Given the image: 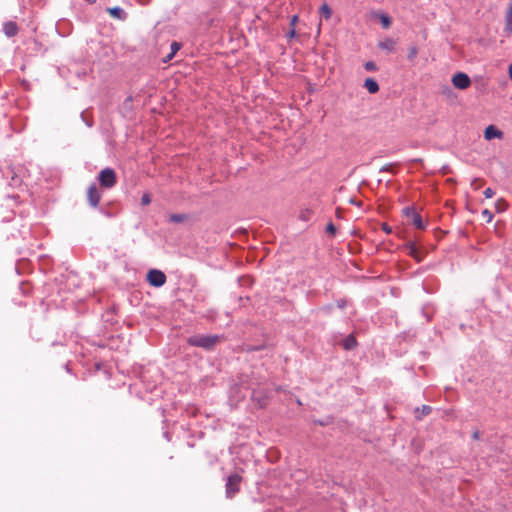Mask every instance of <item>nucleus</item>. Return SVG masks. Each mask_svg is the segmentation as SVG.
<instances>
[{
  "instance_id": "21",
  "label": "nucleus",
  "mask_w": 512,
  "mask_h": 512,
  "mask_svg": "<svg viewBox=\"0 0 512 512\" xmlns=\"http://www.w3.org/2000/svg\"><path fill=\"white\" fill-rule=\"evenodd\" d=\"M482 217L486 220L487 223H490L493 219V213L490 210L485 209L482 211Z\"/></svg>"
},
{
  "instance_id": "13",
  "label": "nucleus",
  "mask_w": 512,
  "mask_h": 512,
  "mask_svg": "<svg viewBox=\"0 0 512 512\" xmlns=\"http://www.w3.org/2000/svg\"><path fill=\"white\" fill-rule=\"evenodd\" d=\"M357 344V341L353 335L347 336L343 341V347L346 350L353 349Z\"/></svg>"
},
{
  "instance_id": "29",
  "label": "nucleus",
  "mask_w": 512,
  "mask_h": 512,
  "mask_svg": "<svg viewBox=\"0 0 512 512\" xmlns=\"http://www.w3.org/2000/svg\"><path fill=\"white\" fill-rule=\"evenodd\" d=\"M179 49H180V44H179V43H177V42H173V43L171 44V52H172V53H174V54H175Z\"/></svg>"
},
{
  "instance_id": "15",
  "label": "nucleus",
  "mask_w": 512,
  "mask_h": 512,
  "mask_svg": "<svg viewBox=\"0 0 512 512\" xmlns=\"http://www.w3.org/2000/svg\"><path fill=\"white\" fill-rule=\"evenodd\" d=\"M379 20L384 29H388L392 24L391 18L387 14H384V13L379 14Z\"/></svg>"
},
{
  "instance_id": "4",
  "label": "nucleus",
  "mask_w": 512,
  "mask_h": 512,
  "mask_svg": "<svg viewBox=\"0 0 512 512\" xmlns=\"http://www.w3.org/2000/svg\"><path fill=\"white\" fill-rule=\"evenodd\" d=\"M147 281L151 286L161 287L166 283V275L157 269H151L147 273Z\"/></svg>"
},
{
  "instance_id": "11",
  "label": "nucleus",
  "mask_w": 512,
  "mask_h": 512,
  "mask_svg": "<svg viewBox=\"0 0 512 512\" xmlns=\"http://www.w3.org/2000/svg\"><path fill=\"white\" fill-rule=\"evenodd\" d=\"M3 30H4V33L8 36V37H12V36H15L18 32V26L15 22L13 21H9V22H6L3 26Z\"/></svg>"
},
{
  "instance_id": "10",
  "label": "nucleus",
  "mask_w": 512,
  "mask_h": 512,
  "mask_svg": "<svg viewBox=\"0 0 512 512\" xmlns=\"http://www.w3.org/2000/svg\"><path fill=\"white\" fill-rule=\"evenodd\" d=\"M407 250L408 254L411 257H413L416 261L420 262L422 260V252L414 243H409L407 245Z\"/></svg>"
},
{
  "instance_id": "9",
  "label": "nucleus",
  "mask_w": 512,
  "mask_h": 512,
  "mask_svg": "<svg viewBox=\"0 0 512 512\" xmlns=\"http://www.w3.org/2000/svg\"><path fill=\"white\" fill-rule=\"evenodd\" d=\"M378 47L387 52H393L396 47V41L392 38H385L378 43Z\"/></svg>"
},
{
  "instance_id": "7",
  "label": "nucleus",
  "mask_w": 512,
  "mask_h": 512,
  "mask_svg": "<svg viewBox=\"0 0 512 512\" xmlns=\"http://www.w3.org/2000/svg\"><path fill=\"white\" fill-rule=\"evenodd\" d=\"M87 199H88V202L89 204L92 206V207H97L100 200H101V192L99 191V189L96 187L95 184H92L88 190H87Z\"/></svg>"
},
{
  "instance_id": "31",
  "label": "nucleus",
  "mask_w": 512,
  "mask_h": 512,
  "mask_svg": "<svg viewBox=\"0 0 512 512\" xmlns=\"http://www.w3.org/2000/svg\"><path fill=\"white\" fill-rule=\"evenodd\" d=\"M174 55H175V54L171 52V53H170L169 55H167V57L164 59V62H167V61L171 60V59L173 58V56H174Z\"/></svg>"
},
{
  "instance_id": "14",
  "label": "nucleus",
  "mask_w": 512,
  "mask_h": 512,
  "mask_svg": "<svg viewBox=\"0 0 512 512\" xmlns=\"http://www.w3.org/2000/svg\"><path fill=\"white\" fill-rule=\"evenodd\" d=\"M108 13L117 19H123L124 18V12L120 7H111L107 9Z\"/></svg>"
},
{
  "instance_id": "23",
  "label": "nucleus",
  "mask_w": 512,
  "mask_h": 512,
  "mask_svg": "<svg viewBox=\"0 0 512 512\" xmlns=\"http://www.w3.org/2000/svg\"><path fill=\"white\" fill-rule=\"evenodd\" d=\"M484 181L482 179H474L471 183V186L475 189V190H478L482 187Z\"/></svg>"
},
{
  "instance_id": "20",
  "label": "nucleus",
  "mask_w": 512,
  "mask_h": 512,
  "mask_svg": "<svg viewBox=\"0 0 512 512\" xmlns=\"http://www.w3.org/2000/svg\"><path fill=\"white\" fill-rule=\"evenodd\" d=\"M320 12L326 19H329L332 13L330 7L327 4H323L320 7Z\"/></svg>"
},
{
  "instance_id": "30",
  "label": "nucleus",
  "mask_w": 512,
  "mask_h": 512,
  "mask_svg": "<svg viewBox=\"0 0 512 512\" xmlns=\"http://www.w3.org/2000/svg\"><path fill=\"white\" fill-rule=\"evenodd\" d=\"M382 230L387 234H390L392 232V228L387 223L382 224Z\"/></svg>"
},
{
  "instance_id": "19",
  "label": "nucleus",
  "mask_w": 512,
  "mask_h": 512,
  "mask_svg": "<svg viewBox=\"0 0 512 512\" xmlns=\"http://www.w3.org/2000/svg\"><path fill=\"white\" fill-rule=\"evenodd\" d=\"M417 54H418V48L415 45L410 46L408 49V55H407L408 59L411 61L414 60L416 58Z\"/></svg>"
},
{
  "instance_id": "33",
  "label": "nucleus",
  "mask_w": 512,
  "mask_h": 512,
  "mask_svg": "<svg viewBox=\"0 0 512 512\" xmlns=\"http://www.w3.org/2000/svg\"><path fill=\"white\" fill-rule=\"evenodd\" d=\"M508 73H509L510 79L512 80V64L509 65Z\"/></svg>"
},
{
  "instance_id": "32",
  "label": "nucleus",
  "mask_w": 512,
  "mask_h": 512,
  "mask_svg": "<svg viewBox=\"0 0 512 512\" xmlns=\"http://www.w3.org/2000/svg\"><path fill=\"white\" fill-rule=\"evenodd\" d=\"M297 20H298V16H296V15H295V16H293V17H292V19H291V24H292V25H295V23L297 22Z\"/></svg>"
},
{
  "instance_id": "12",
  "label": "nucleus",
  "mask_w": 512,
  "mask_h": 512,
  "mask_svg": "<svg viewBox=\"0 0 512 512\" xmlns=\"http://www.w3.org/2000/svg\"><path fill=\"white\" fill-rule=\"evenodd\" d=\"M364 87L368 90L369 93L375 94L379 91V85L373 78H367L364 81Z\"/></svg>"
},
{
  "instance_id": "2",
  "label": "nucleus",
  "mask_w": 512,
  "mask_h": 512,
  "mask_svg": "<svg viewBox=\"0 0 512 512\" xmlns=\"http://www.w3.org/2000/svg\"><path fill=\"white\" fill-rule=\"evenodd\" d=\"M98 180L103 188H112L117 182L116 173L111 168H104L99 172Z\"/></svg>"
},
{
  "instance_id": "1",
  "label": "nucleus",
  "mask_w": 512,
  "mask_h": 512,
  "mask_svg": "<svg viewBox=\"0 0 512 512\" xmlns=\"http://www.w3.org/2000/svg\"><path fill=\"white\" fill-rule=\"evenodd\" d=\"M187 342L191 346L210 350L220 342V337L217 335H194L189 337Z\"/></svg>"
},
{
  "instance_id": "16",
  "label": "nucleus",
  "mask_w": 512,
  "mask_h": 512,
  "mask_svg": "<svg viewBox=\"0 0 512 512\" xmlns=\"http://www.w3.org/2000/svg\"><path fill=\"white\" fill-rule=\"evenodd\" d=\"M495 208L498 213L504 212L508 208V203L505 199L499 198L495 203Z\"/></svg>"
},
{
  "instance_id": "36",
  "label": "nucleus",
  "mask_w": 512,
  "mask_h": 512,
  "mask_svg": "<svg viewBox=\"0 0 512 512\" xmlns=\"http://www.w3.org/2000/svg\"><path fill=\"white\" fill-rule=\"evenodd\" d=\"M86 1H87V2H89V3H94V2H96V0H86Z\"/></svg>"
},
{
  "instance_id": "26",
  "label": "nucleus",
  "mask_w": 512,
  "mask_h": 512,
  "mask_svg": "<svg viewBox=\"0 0 512 512\" xmlns=\"http://www.w3.org/2000/svg\"><path fill=\"white\" fill-rule=\"evenodd\" d=\"M505 20L512 22V1L509 3L508 9L506 11Z\"/></svg>"
},
{
  "instance_id": "27",
  "label": "nucleus",
  "mask_w": 512,
  "mask_h": 512,
  "mask_svg": "<svg viewBox=\"0 0 512 512\" xmlns=\"http://www.w3.org/2000/svg\"><path fill=\"white\" fill-rule=\"evenodd\" d=\"M326 231H327L329 234L334 235V234H335V231H336L334 224H333V223H329V224L327 225V227H326Z\"/></svg>"
},
{
  "instance_id": "6",
  "label": "nucleus",
  "mask_w": 512,
  "mask_h": 512,
  "mask_svg": "<svg viewBox=\"0 0 512 512\" xmlns=\"http://www.w3.org/2000/svg\"><path fill=\"white\" fill-rule=\"evenodd\" d=\"M406 216L410 219L411 223L420 230H424L426 228V224L424 223L421 215L415 212L413 209L406 208L404 210Z\"/></svg>"
},
{
  "instance_id": "18",
  "label": "nucleus",
  "mask_w": 512,
  "mask_h": 512,
  "mask_svg": "<svg viewBox=\"0 0 512 512\" xmlns=\"http://www.w3.org/2000/svg\"><path fill=\"white\" fill-rule=\"evenodd\" d=\"M419 411H420V409L417 408L416 409V418L417 419H421L422 416L428 415L431 412V407L427 406V405H423L421 408V415H418Z\"/></svg>"
},
{
  "instance_id": "3",
  "label": "nucleus",
  "mask_w": 512,
  "mask_h": 512,
  "mask_svg": "<svg viewBox=\"0 0 512 512\" xmlns=\"http://www.w3.org/2000/svg\"><path fill=\"white\" fill-rule=\"evenodd\" d=\"M241 481H242V477L238 473L231 474L227 478L225 488H226V496L228 498L234 497V495L237 492H239Z\"/></svg>"
},
{
  "instance_id": "34",
  "label": "nucleus",
  "mask_w": 512,
  "mask_h": 512,
  "mask_svg": "<svg viewBox=\"0 0 512 512\" xmlns=\"http://www.w3.org/2000/svg\"><path fill=\"white\" fill-rule=\"evenodd\" d=\"M473 438H474V439H478V438H479V432H478V431H475V432L473 433Z\"/></svg>"
},
{
  "instance_id": "28",
  "label": "nucleus",
  "mask_w": 512,
  "mask_h": 512,
  "mask_svg": "<svg viewBox=\"0 0 512 512\" xmlns=\"http://www.w3.org/2000/svg\"><path fill=\"white\" fill-rule=\"evenodd\" d=\"M495 192L491 188H486L484 191V195L486 198H492Z\"/></svg>"
},
{
  "instance_id": "8",
  "label": "nucleus",
  "mask_w": 512,
  "mask_h": 512,
  "mask_svg": "<svg viewBox=\"0 0 512 512\" xmlns=\"http://www.w3.org/2000/svg\"><path fill=\"white\" fill-rule=\"evenodd\" d=\"M484 138L487 141H490L492 139H502L503 138V132L499 130L495 125H489L485 128L484 131Z\"/></svg>"
},
{
  "instance_id": "22",
  "label": "nucleus",
  "mask_w": 512,
  "mask_h": 512,
  "mask_svg": "<svg viewBox=\"0 0 512 512\" xmlns=\"http://www.w3.org/2000/svg\"><path fill=\"white\" fill-rule=\"evenodd\" d=\"M151 203V196L149 193H144L141 198V204L147 206Z\"/></svg>"
},
{
  "instance_id": "35",
  "label": "nucleus",
  "mask_w": 512,
  "mask_h": 512,
  "mask_svg": "<svg viewBox=\"0 0 512 512\" xmlns=\"http://www.w3.org/2000/svg\"><path fill=\"white\" fill-rule=\"evenodd\" d=\"M294 34H295V31H294V30H292V31L290 32V37H293V36H294Z\"/></svg>"
},
{
  "instance_id": "17",
  "label": "nucleus",
  "mask_w": 512,
  "mask_h": 512,
  "mask_svg": "<svg viewBox=\"0 0 512 512\" xmlns=\"http://www.w3.org/2000/svg\"><path fill=\"white\" fill-rule=\"evenodd\" d=\"M187 219V216L184 214H170L169 221L173 223H181Z\"/></svg>"
},
{
  "instance_id": "5",
  "label": "nucleus",
  "mask_w": 512,
  "mask_h": 512,
  "mask_svg": "<svg viewBox=\"0 0 512 512\" xmlns=\"http://www.w3.org/2000/svg\"><path fill=\"white\" fill-rule=\"evenodd\" d=\"M452 84L457 89H467L471 85V80L466 73L458 72L452 77Z\"/></svg>"
},
{
  "instance_id": "25",
  "label": "nucleus",
  "mask_w": 512,
  "mask_h": 512,
  "mask_svg": "<svg viewBox=\"0 0 512 512\" xmlns=\"http://www.w3.org/2000/svg\"><path fill=\"white\" fill-rule=\"evenodd\" d=\"M365 69L368 71H375V70H377V66H376L375 62L368 61L365 63Z\"/></svg>"
},
{
  "instance_id": "24",
  "label": "nucleus",
  "mask_w": 512,
  "mask_h": 512,
  "mask_svg": "<svg viewBox=\"0 0 512 512\" xmlns=\"http://www.w3.org/2000/svg\"><path fill=\"white\" fill-rule=\"evenodd\" d=\"M505 22L506 24L504 32L506 33L507 36H510L512 34V22H510L509 20H505Z\"/></svg>"
}]
</instances>
